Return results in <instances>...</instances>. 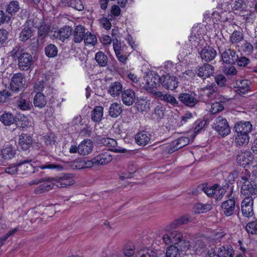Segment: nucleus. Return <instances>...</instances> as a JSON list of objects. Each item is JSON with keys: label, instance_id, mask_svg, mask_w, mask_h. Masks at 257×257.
<instances>
[{"label": "nucleus", "instance_id": "f257e3e1", "mask_svg": "<svg viewBox=\"0 0 257 257\" xmlns=\"http://www.w3.org/2000/svg\"><path fill=\"white\" fill-rule=\"evenodd\" d=\"M34 87L38 91L34 97V106L42 108L46 104L45 97L52 93L53 88L50 86L46 77L39 78Z\"/></svg>", "mask_w": 257, "mask_h": 257}, {"label": "nucleus", "instance_id": "f03ea898", "mask_svg": "<svg viewBox=\"0 0 257 257\" xmlns=\"http://www.w3.org/2000/svg\"><path fill=\"white\" fill-rule=\"evenodd\" d=\"M240 182L242 183L241 194L244 196L257 195V185L251 178L249 171L244 169L240 175Z\"/></svg>", "mask_w": 257, "mask_h": 257}, {"label": "nucleus", "instance_id": "7ed1b4c3", "mask_svg": "<svg viewBox=\"0 0 257 257\" xmlns=\"http://www.w3.org/2000/svg\"><path fill=\"white\" fill-rule=\"evenodd\" d=\"M146 84L144 88L146 90L152 94L153 97H155V93L157 91L155 88L159 86L162 81L161 77L158 74L150 75L147 76L145 78Z\"/></svg>", "mask_w": 257, "mask_h": 257}, {"label": "nucleus", "instance_id": "20e7f679", "mask_svg": "<svg viewBox=\"0 0 257 257\" xmlns=\"http://www.w3.org/2000/svg\"><path fill=\"white\" fill-rule=\"evenodd\" d=\"M26 78L22 73L14 74L11 79L10 90L14 93L20 92L25 86Z\"/></svg>", "mask_w": 257, "mask_h": 257}, {"label": "nucleus", "instance_id": "39448f33", "mask_svg": "<svg viewBox=\"0 0 257 257\" xmlns=\"http://www.w3.org/2000/svg\"><path fill=\"white\" fill-rule=\"evenodd\" d=\"M213 127L222 137L228 135L230 132V128L226 119L221 116L215 119Z\"/></svg>", "mask_w": 257, "mask_h": 257}, {"label": "nucleus", "instance_id": "423d86ee", "mask_svg": "<svg viewBox=\"0 0 257 257\" xmlns=\"http://www.w3.org/2000/svg\"><path fill=\"white\" fill-rule=\"evenodd\" d=\"M233 187H231L230 193L227 195L228 200L222 203L221 208L223 213L227 216H230L233 214L235 206V201L234 196H232Z\"/></svg>", "mask_w": 257, "mask_h": 257}, {"label": "nucleus", "instance_id": "0eeeda50", "mask_svg": "<svg viewBox=\"0 0 257 257\" xmlns=\"http://www.w3.org/2000/svg\"><path fill=\"white\" fill-rule=\"evenodd\" d=\"M189 143V138L187 137H181L166 146L165 150L168 153L172 154L175 151L188 145Z\"/></svg>", "mask_w": 257, "mask_h": 257}, {"label": "nucleus", "instance_id": "6e6552de", "mask_svg": "<svg viewBox=\"0 0 257 257\" xmlns=\"http://www.w3.org/2000/svg\"><path fill=\"white\" fill-rule=\"evenodd\" d=\"M183 237L184 236L181 232L173 230L164 234L163 236L162 239L163 242L167 245L173 244L175 245L178 243Z\"/></svg>", "mask_w": 257, "mask_h": 257}, {"label": "nucleus", "instance_id": "1a4fd4ad", "mask_svg": "<svg viewBox=\"0 0 257 257\" xmlns=\"http://www.w3.org/2000/svg\"><path fill=\"white\" fill-rule=\"evenodd\" d=\"M17 60L18 68L21 71L28 70L33 64L32 56L26 52H24Z\"/></svg>", "mask_w": 257, "mask_h": 257}, {"label": "nucleus", "instance_id": "9d476101", "mask_svg": "<svg viewBox=\"0 0 257 257\" xmlns=\"http://www.w3.org/2000/svg\"><path fill=\"white\" fill-rule=\"evenodd\" d=\"M51 26L45 22H42L38 28V37L36 40V49H37L39 45V42L44 40L48 36L51 31Z\"/></svg>", "mask_w": 257, "mask_h": 257}, {"label": "nucleus", "instance_id": "9b49d317", "mask_svg": "<svg viewBox=\"0 0 257 257\" xmlns=\"http://www.w3.org/2000/svg\"><path fill=\"white\" fill-rule=\"evenodd\" d=\"M252 129L250 121H239L237 122L234 127L235 134L248 135Z\"/></svg>", "mask_w": 257, "mask_h": 257}, {"label": "nucleus", "instance_id": "f8f14e48", "mask_svg": "<svg viewBox=\"0 0 257 257\" xmlns=\"http://www.w3.org/2000/svg\"><path fill=\"white\" fill-rule=\"evenodd\" d=\"M195 95L194 93H181L178 97V99L186 106L193 107L198 102Z\"/></svg>", "mask_w": 257, "mask_h": 257}, {"label": "nucleus", "instance_id": "ddd939ff", "mask_svg": "<svg viewBox=\"0 0 257 257\" xmlns=\"http://www.w3.org/2000/svg\"><path fill=\"white\" fill-rule=\"evenodd\" d=\"M219 185L215 184L212 186H208L206 184H202L197 186L195 190L192 191V194L196 195L200 191H203L209 197H212L215 194V190L219 188Z\"/></svg>", "mask_w": 257, "mask_h": 257}, {"label": "nucleus", "instance_id": "4468645a", "mask_svg": "<svg viewBox=\"0 0 257 257\" xmlns=\"http://www.w3.org/2000/svg\"><path fill=\"white\" fill-rule=\"evenodd\" d=\"M161 78L162 85L167 89L173 90L178 86V79L176 76L166 75H163Z\"/></svg>", "mask_w": 257, "mask_h": 257}, {"label": "nucleus", "instance_id": "2eb2a0df", "mask_svg": "<svg viewBox=\"0 0 257 257\" xmlns=\"http://www.w3.org/2000/svg\"><path fill=\"white\" fill-rule=\"evenodd\" d=\"M221 58L224 63L234 64L237 59V55L235 50L230 48L226 49L221 54Z\"/></svg>", "mask_w": 257, "mask_h": 257}, {"label": "nucleus", "instance_id": "dca6fc26", "mask_svg": "<svg viewBox=\"0 0 257 257\" xmlns=\"http://www.w3.org/2000/svg\"><path fill=\"white\" fill-rule=\"evenodd\" d=\"M214 68L213 66L206 63L200 67L196 72L197 76L203 79L209 77L214 74Z\"/></svg>", "mask_w": 257, "mask_h": 257}, {"label": "nucleus", "instance_id": "f3484780", "mask_svg": "<svg viewBox=\"0 0 257 257\" xmlns=\"http://www.w3.org/2000/svg\"><path fill=\"white\" fill-rule=\"evenodd\" d=\"M52 178L53 180H51V181L53 182L54 186H56L58 188L67 187L74 183V180L66 175L62 177H52Z\"/></svg>", "mask_w": 257, "mask_h": 257}, {"label": "nucleus", "instance_id": "a211bd4d", "mask_svg": "<svg viewBox=\"0 0 257 257\" xmlns=\"http://www.w3.org/2000/svg\"><path fill=\"white\" fill-rule=\"evenodd\" d=\"M202 60L208 62L213 60L217 55L216 51L209 46L205 47L199 52Z\"/></svg>", "mask_w": 257, "mask_h": 257}, {"label": "nucleus", "instance_id": "6ab92c4d", "mask_svg": "<svg viewBox=\"0 0 257 257\" xmlns=\"http://www.w3.org/2000/svg\"><path fill=\"white\" fill-rule=\"evenodd\" d=\"M136 94L132 89H126L122 92L121 100L123 104L127 106L132 105L136 100Z\"/></svg>", "mask_w": 257, "mask_h": 257}, {"label": "nucleus", "instance_id": "aec40b11", "mask_svg": "<svg viewBox=\"0 0 257 257\" xmlns=\"http://www.w3.org/2000/svg\"><path fill=\"white\" fill-rule=\"evenodd\" d=\"M93 147V142L90 139H85L78 145L79 154L87 155L91 152Z\"/></svg>", "mask_w": 257, "mask_h": 257}, {"label": "nucleus", "instance_id": "412c9836", "mask_svg": "<svg viewBox=\"0 0 257 257\" xmlns=\"http://www.w3.org/2000/svg\"><path fill=\"white\" fill-rule=\"evenodd\" d=\"M32 161V159L29 158L26 159L21 160L16 164L18 172L22 174L28 173L33 167L32 165L30 164Z\"/></svg>", "mask_w": 257, "mask_h": 257}, {"label": "nucleus", "instance_id": "4be33fe9", "mask_svg": "<svg viewBox=\"0 0 257 257\" xmlns=\"http://www.w3.org/2000/svg\"><path fill=\"white\" fill-rule=\"evenodd\" d=\"M30 21L26 22L24 28L19 35L20 41L23 42H26L33 35V31L32 28L29 26V23Z\"/></svg>", "mask_w": 257, "mask_h": 257}, {"label": "nucleus", "instance_id": "5701e85b", "mask_svg": "<svg viewBox=\"0 0 257 257\" xmlns=\"http://www.w3.org/2000/svg\"><path fill=\"white\" fill-rule=\"evenodd\" d=\"M85 29L82 26H77L73 32V39L75 43H79L82 42L85 36Z\"/></svg>", "mask_w": 257, "mask_h": 257}, {"label": "nucleus", "instance_id": "b1692460", "mask_svg": "<svg viewBox=\"0 0 257 257\" xmlns=\"http://www.w3.org/2000/svg\"><path fill=\"white\" fill-rule=\"evenodd\" d=\"M97 166L104 165L110 163L112 160V157L109 152H104L95 157Z\"/></svg>", "mask_w": 257, "mask_h": 257}, {"label": "nucleus", "instance_id": "393cba45", "mask_svg": "<svg viewBox=\"0 0 257 257\" xmlns=\"http://www.w3.org/2000/svg\"><path fill=\"white\" fill-rule=\"evenodd\" d=\"M19 144L20 148L26 151L29 149L32 144V139L30 136L22 134L20 136Z\"/></svg>", "mask_w": 257, "mask_h": 257}, {"label": "nucleus", "instance_id": "a878e982", "mask_svg": "<svg viewBox=\"0 0 257 257\" xmlns=\"http://www.w3.org/2000/svg\"><path fill=\"white\" fill-rule=\"evenodd\" d=\"M16 103L20 109L22 110H26L30 109V102L25 98L24 94L21 93L19 96H16Z\"/></svg>", "mask_w": 257, "mask_h": 257}, {"label": "nucleus", "instance_id": "bb28decb", "mask_svg": "<svg viewBox=\"0 0 257 257\" xmlns=\"http://www.w3.org/2000/svg\"><path fill=\"white\" fill-rule=\"evenodd\" d=\"M136 143L140 145L144 146L146 145L151 140V135L147 132L143 131L138 133L135 137Z\"/></svg>", "mask_w": 257, "mask_h": 257}, {"label": "nucleus", "instance_id": "cd10ccee", "mask_svg": "<svg viewBox=\"0 0 257 257\" xmlns=\"http://www.w3.org/2000/svg\"><path fill=\"white\" fill-rule=\"evenodd\" d=\"M191 248L197 254H199L206 250V245L202 239H195L191 242Z\"/></svg>", "mask_w": 257, "mask_h": 257}, {"label": "nucleus", "instance_id": "c85d7f7f", "mask_svg": "<svg viewBox=\"0 0 257 257\" xmlns=\"http://www.w3.org/2000/svg\"><path fill=\"white\" fill-rule=\"evenodd\" d=\"M154 98H159L160 100L169 103L173 106L178 105V102L174 96L167 94H163L162 92L155 93Z\"/></svg>", "mask_w": 257, "mask_h": 257}, {"label": "nucleus", "instance_id": "c756f323", "mask_svg": "<svg viewBox=\"0 0 257 257\" xmlns=\"http://www.w3.org/2000/svg\"><path fill=\"white\" fill-rule=\"evenodd\" d=\"M251 159V157L250 156L248 152L243 153L238 152L236 156L237 162L240 166H244L249 164Z\"/></svg>", "mask_w": 257, "mask_h": 257}, {"label": "nucleus", "instance_id": "7c9ffc66", "mask_svg": "<svg viewBox=\"0 0 257 257\" xmlns=\"http://www.w3.org/2000/svg\"><path fill=\"white\" fill-rule=\"evenodd\" d=\"M53 182L48 181L44 182V183L39 185L34 190V193L36 194H40L45 193L53 188L54 184Z\"/></svg>", "mask_w": 257, "mask_h": 257}, {"label": "nucleus", "instance_id": "2f4dec72", "mask_svg": "<svg viewBox=\"0 0 257 257\" xmlns=\"http://www.w3.org/2000/svg\"><path fill=\"white\" fill-rule=\"evenodd\" d=\"M103 108L102 106H95L91 112V120L94 122L100 121L103 116Z\"/></svg>", "mask_w": 257, "mask_h": 257}, {"label": "nucleus", "instance_id": "473e14b6", "mask_svg": "<svg viewBox=\"0 0 257 257\" xmlns=\"http://www.w3.org/2000/svg\"><path fill=\"white\" fill-rule=\"evenodd\" d=\"M19 2L17 1H12L7 5L6 12L11 16L15 15L20 10Z\"/></svg>", "mask_w": 257, "mask_h": 257}, {"label": "nucleus", "instance_id": "72a5a7b5", "mask_svg": "<svg viewBox=\"0 0 257 257\" xmlns=\"http://www.w3.org/2000/svg\"><path fill=\"white\" fill-rule=\"evenodd\" d=\"M122 112L121 104L116 102L112 103L109 109V114L112 117L116 118Z\"/></svg>", "mask_w": 257, "mask_h": 257}, {"label": "nucleus", "instance_id": "f704fd0d", "mask_svg": "<svg viewBox=\"0 0 257 257\" xmlns=\"http://www.w3.org/2000/svg\"><path fill=\"white\" fill-rule=\"evenodd\" d=\"M95 59L98 65L100 67H105L107 65V57L101 51H99L96 53Z\"/></svg>", "mask_w": 257, "mask_h": 257}, {"label": "nucleus", "instance_id": "c9c22d12", "mask_svg": "<svg viewBox=\"0 0 257 257\" xmlns=\"http://www.w3.org/2000/svg\"><path fill=\"white\" fill-rule=\"evenodd\" d=\"M212 209V205L211 204L197 203L193 208L195 213H202L210 211Z\"/></svg>", "mask_w": 257, "mask_h": 257}, {"label": "nucleus", "instance_id": "e433bc0d", "mask_svg": "<svg viewBox=\"0 0 257 257\" xmlns=\"http://www.w3.org/2000/svg\"><path fill=\"white\" fill-rule=\"evenodd\" d=\"M234 250L228 245L222 246L218 251V257H233Z\"/></svg>", "mask_w": 257, "mask_h": 257}, {"label": "nucleus", "instance_id": "4c0bfd02", "mask_svg": "<svg viewBox=\"0 0 257 257\" xmlns=\"http://www.w3.org/2000/svg\"><path fill=\"white\" fill-rule=\"evenodd\" d=\"M235 143L239 146H245L249 143V135L246 134H235Z\"/></svg>", "mask_w": 257, "mask_h": 257}, {"label": "nucleus", "instance_id": "58836bf2", "mask_svg": "<svg viewBox=\"0 0 257 257\" xmlns=\"http://www.w3.org/2000/svg\"><path fill=\"white\" fill-rule=\"evenodd\" d=\"M97 144L106 147H115L117 146L116 141L110 138H100L97 139Z\"/></svg>", "mask_w": 257, "mask_h": 257}, {"label": "nucleus", "instance_id": "ea45409f", "mask_svg": "<svg viewBox=\"0 0 257 257\" xmlns=\"http://www.w3.org/2000/svg\"><path fill=\"white\" fill-rule=\"evenodd\" d=\"M1 121L5 125H11L15 122L13 115L9 112H4L0 117Z\"/></svg>", "mask_w": 257, "mask_h": 257}, {"label": "nucleus", "instance_id": "a19ab883", "mask_svg": "<svg viewBox=\"0 0 257 257\" xmlns=\"http://www.w3.org/2000/svg\"><path fill=\"white\" fill-rule=\"evenodd\" d=\"M237 84V87L236 92L240 95H243L250 90V87L246 80H242Z\"/></svg>", "mask_w": 257, "mask_h": 257}, {"label": "nucleus", "instance_id": "79ce46f5", "mask_svg": "<svg viewBox=\"0 0 257 257\" xmlns=\"http://www.w3.org/2000/svg\"><path fill=\"white\" fill-rule=\"evenodd\" d=\"M108 91L112 96H117L122 92V85L119 82H115L111 84Z\"/></svg>", "mask_w": 257, "mask_h": 257}, {"label": "nucleus", "instance_id": "37998d69", "mask_svg": "<svg viewBox=\"0 0 257 257\" xmlns=\"http://www.w3.org/2000/svg\"><path fill=\"white\" fill-rule=\"evenodd\" d=\"M72 29L69 26H65L62 28L58 32L59 39L62 41H64L67 39L72 34Z\"/></svg>", "mask_w": 257, "mask_h": 257}, {"label": "nucleus", "instance_id": "c03bdc74", "mask_svg": "<svg viewBox=\"0 0 257 257\" xmlns=\"http://www.w3.org/2000/svg\"><path fill=\"white\" fill-rule=\"evenodd\" d=\"M137 107L139 111L148 112L150 109V101L141 99L136 103Z\"/></svg>", "mask_w": 257, "mask_h": 257}, {"label": "nucleus", "instance_id": "a18cd8bd", "mask_svg": "<svg viewBox=\"0 0 257 257\" xmlns=\"http://www.w3.org/2000/svg\"><path fill=\"white\" fill-rule=\"evenodd\" d=\"M45 53L48 57H55L58 54V48L54 44H49L45 48Z\"/></svg>", "mask_w": 257, "mask_h": 257}, {"label": "nucleus", "instance_id": "49530a36", "mask_svg": "<svg viewBox=\"0 0 257 257\" xmlns=\"http://www.w3.org/2000/svg\"><path fill=\"white\" fill-rule=\"evenodd\" d=\"M179 249L174 245H170L166 248V257H179Z\"/></svg>", "mask_w": 257, "mask_h": 257}, {"label": "nucleus", "instance_id": "de8ad7c7", "mask_svg": "<svg viewBox=\"0 0 257 257\" xmlns=\"http://www.w3.org/2000/svg\"><path fill=\"white\" fill-rule=\"evenodd\" d=\"M2 155L4 157V160H10L13 158L16 155V150L11 146H8L1 151Z\"/></svg>", "mask_w": 257, "mask_h": 257}, {"label": "nucleus", "instance_id": "09e8293b", "mask_svg": "<svg viewBox=\"0 0 257 257\" xmlns=\"http://www.w3.org/2000/svg\"><path fill=\"white\" fill-rule=\"evenodd\" d=\"M67 6L79 11H83L84 9V7L81 0L68 1L67 2Z\"/></svg>", "mask_w": 257, "mask_h": 257}, {"label": "nucleus", "instance_id": "8fccbe9b", "mask_svg": "<svg viewBox=\"0 0 257 257\" xmlns=\"http://www.w3.org/2000/svg\"><path fill=\"white\" fill-rule=\"evenodd\" d=\"M13 97L16 98V96L14 95V93L11 91L9 92L8 90H4L0 91V103H4L7 100H9Z\"/></svg>", "mask_w": 257, "mask_h": 257}, {"label": "nucleus", "instance_id": "3c124183", "mask_svg": "<svg viewBox=\"0 0 257 257\" xmlns=\"http://www.w3.org/2000/svg\"><path fill=\"white\" fill-rule=\"evenodd\" d=\"M243 39V35L241 31H234L230 36V42L231 44L238 43Z\"/></svg>", "mask_w": 257, "mask_h": 257}, {"label": "nucleus", "instance_id": "603ef678", "mask_svg": "<svg viewBox=\"0 0 257 257\" xmlns=\"http://www.w3.org/2000/svg\"><path fill=\"white\" fill-rule=\"evenodd\" d=\"M136 257H157V253L152 249L141 250L137 252Z\"/></svg>", "mask_w": 257, "mask_h": 257}, {"label": "nucleus", "instance_id": "864d4df0", "mask_svg": "<svg viewBox=\"0 0 257 257\" xmlns=\"http://www.w3.org/2000/svg\"><path fill=\"white\" fill-rule=\"evenodd\" d=\"M176 245H178L177 247L181 251H186L191 249V242L190 243L189 240L183 237Z\"/></svg>", "mask_w": 257, "mask_h": 257}, {"label": "nucleus", "instance_id": "5fc2aeb1", "mask_svg": "<svg viewBox=\"0 0 257 257\" xmlns=\"http://www.w3.org/2000/svg\"><path fill=\"white\" fill-rule=\"evenodd\" d=\"M85 44L95 45L97 42V38L95 35L92 34L89 32H87L85 34L84 39Z\"/></svg>", "mask_w": 257, "mask_h": 257}, {"label": "nucleus", "instance_id": "6e6d98bb", "mask_svg": "<svg viewBox=\"0 0 257 257\" xmlns=\"http://www.w3.org/2000/svg\"><path fill=\"white\" fill-rule=\"evenodd\" d=\"M23 51V50L20 46H16L11 51L10 54L13 60H16L22 55L24 53Z\"/></svg>", "mask_w": 257, "mask_h": 257}, {"label": "nucleus", "instance_id": "4d7b16f0", "mask_svg": "<svg viewBox=\"0 0 257 257\" xmlns=\"http://www.w3.org/2000/svg\"><path fill=\"white\" fill-rule=\"evenodd\" d=\"M224 109L223 104L220 102L212 103L210 108V112L215 114L222 111Z\"/></svg>", "mask_w": 257, "mask_h": 257}, {"label": "nucleus", "instance_id": "13d9d810", "mask_svg": "<svg viewBox=\"0 0 257 257\" xmlns=\"http://www.w3.org/2000/svg\"><path fill=\"white\" fill-rule=\"evenodd\" d=\"M165 111V107L161 105H158L155 108L154 114L158 120H160L164 117Z\"/></svg>", "mask_w": 257, "mask_h": 257}, {"label": "nucleus", "instance_id": "bf43d9fd", "mask_svg": "<svg viewBox=\"0 0 257 257\" xmlns=\"http://www.w3.org/2000/svg\"><path fill=\"white\" fill-rule=\"evenodd\" d=\"M43 140L47 146H52L56 142L54 134L50 133L43 137Z\"/></svg>", "mask_w": 257, "mask_h": 257}, {"label": "nucleus", "instance_id": "052dcab7", "mask_svg": "<svg viewBox=\"0 0 257 257\" xmlns=\"http://www.w3.org/2000/svg\"><path fill=\"white\" fill-rule=\"evenodd\" d=\"M245 229L248 233L257 234V221H251L246 225Z\"/></svg>", "mask_w": 257, "mask_h": 257}, {"label": "nucleus", "instance_id": "680f3d73", "mask_svg": "<svg viewBox=\"0 0 257 257\" xmlns=\"http://www.w3.org/2000/svg\"><path fill=\"white\" fill-rule=\"evenodd\" d=\"M115 55L121 65H124L126 64L128 56L127 53L124 52L123 50L121 52L117 53V54H115Z\"/></svg>", "mask_w": 257, "mask_h": 257}, {"label": "nucleus", "instance_id": "e2e57ef3", "mask_svg": "<svg viewBox=\"0 0 257 257\" xmlns=\"http://www.w3.org/2000/svg\"><path fill=\"white\" fill-rule=\"evenodd\" d=\"M240 49L243 52L250 54L253 52V47L250 43L245 41L241 45Z\"/></svg>", "mask_w": 257, "mask_h": 257}, {"label": "nucleus", "instance_id": "0e129e2a", "mask_svg": "<svg viewBox=\"0 0 257 257\" xmlns=\"http://www.w3.org/2000/svg\"><path fill=\"white\" fill-rule=\"evenodd\" d=\"M250 62V60L246 57L241 56L239 57L237 56V59L235 63L239 67H245L247 66Z\"/></svg>", "mask_w": 257, "mask_h": 257}, {"label": "nucleus", "instance_id": "69168bd1", "mask_svg": "<svg viewBox=\"0 0 257 257\" xmlns=\"http://www.w3.org/2000/svg\"><path fill=\"white\" fill-rule=\"evenodd\" d=\"M135 247L134 245L125 246L123 249V253L125 256L130 257L133 255L135 253Z\"/></svg>", "mask_w": 257, "mask_h": 257}, {"label": "nucleus", "instance_id": "338daca9", "mask_svg": "<svg viewBox=\"0 0 257 257\" xmlns=\"http://www.w3.org/2000/svg\"><path fill=\"white\" fill-rule=\"evenodd\" d=\"M241 211L243 215L247 217H251L253 214L252 206H241Z\"/></svg>", "mask_w": 257, "mask_h": 257}, {"label": "nucleus", "instance_id": "774afa93", "mask_svg": "<svg viewBox=\"0 0 257 257\" xmlns=\"http://www.w3.org/2000/svg\"><path fill=\"white\" fill-rule=\"evenodd\" d=\"M245 8V2L243 0L236 1L233 6V9L234 10H243Z\"/></svg>", "mask_w": 257, "mask_h": 257}]
</instances>
